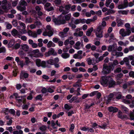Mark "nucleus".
<instances>
[{
	"instance_id": "f257e3e1",
	"label": "nucleus",
	"mask_w": 134,
	"mask_h": 134,
	"mask_svg": "<svg viewBox=\"0 0 134 134\" xmlns=\"http://www.w3.org/2000/svg\"><path fill=\"white\" fill-rule=\"evenodd\" d=\"M117 47L116 45L114 44L109 45L108 47V51L109 52H111V54L113 56H116L117 57L122 56L123 55V53L121 52H117Z\"/></svg>"
},
{
	"instance_id": "f03ea898",
	"label": "nucleus",
	"mask_w": 134,
	"mask_h": 134,
	"mask_svg": "<svg viewBox=\"0 0 134 134\" xmlns=\"http://www.w3.org/2000/svg\"><path fill=\"white\" fill-rule=\"evenodd\" d=\"M53 21L56 25H58L63 24L66 23L65 17L62 14L60 15L57 19H54Z\"/></svg>"
},
{
	"instance_id": "7ed1b4c3",
	"label": "nucleus",
	"mask_w": 134,
	"mask_h": 134,
	"mask_svg": "<svg viewBox=\"0 0 134 134\" xmlns=\"http://www.w3.org/2000/svg\"><path fill=\"white\" fill-rule=\"evenodd\" d=\"M27 4L24 0H20L19 2L17 8L18 10L22 12L26 9V6Z\"/></svg>"
},
{
	"instance_id": "20e7f679",
	"label": "nucleus",
	"mask_w": 134,
	"mask_h": 134,
	"mask_svg": "<svg viewBox=\"0 0 134 134\" xmlns=\"http://www.w3.org/2000/svg\"><path fill=\"white\" fill-rule=\"evenodd\" d=\"M53 34V29L49 25L46 26V29L43 33V35L44 36H48L51 37Z\"/></svg>"
},
{
	"instance_id": "39448f33",
	"label": "nucleus",
	"mask_w": 134,
	"mask_h": 134,
	"mask_svg": "<svg viewBox=\"0 0 134 134\" xmlns=\"http://www.w3.org/2000/svg\"><path fill=\"white\" fill-rule=\"evenodd\" d=\"M1 5L2 8L5 12L8 11L11 8L10 6L8 4L7 0H3L2 2L0 1V5Z\"/></svg>"
},
{
	"instance_id": "423d86ee",
	"label": "nucleus",
	"mask_w": 134,
	"mask_h": 134,
	"mask_svg": "<svg viewBox=\"0 0 134 134\" xmlns=\"http://www.w3.org/2000/svg\"><path fill=\"white\" fill-rule=\"evenodd\" d=\"M113 70V65H110L109 66H105L104 65L103 72L104 74H108L109 73L111 70Z\"/></svg>"
},
{
	"instance_id": "0eeeda50",
	"label": "nucleus",
	"mask_w": 134,
	"mask_h": 134,
	"mask_svg": "<svg viewBox=\"0 0 134 134\" xmlns=\"http://www.w3.org/2000/svg\"><path fill=\"white\" fill-rule=\"evenodd\" d=\"M102 28L97 27L96 30H94V31L95 33V34L97 37L101 38L103 37V31Z\"/></svg>"
},
{
	"instance_id": "6e6552de",
	"label": "nucleus",
	"mask_w": 134,
	"mask_h": 134,
	"mask_svg": "<svg viewBox=\"0 0 134 134\" xmlns=\"http://www.w3.org/2000/svg\"><path fill=\"white\" fill-rule=\"evenodd\" d=\"M119 34L123 37L129 36L131 33V31L129 30H125L123 28L121 29L119 31Z\"/></svg>"
},
{
	"instance_id": "1a4fd4ad",
	"label": "nucleus",
	"mask_w": 134,
	"mask_h": 134,
	"mask_svg": "<svg viewBox=\"0 0 134 134\" xmlns=\"http://www.w3.org/2000/svg\"><path fill=\"white\" fill-rule=\"evenodd\" d=\"M109 77L103 76L100 81L101 84L104 86H107L108 83Z\"/></svg>"
},
{
	"instance_id": "9d476101",
	"label": "nucleus",
	"mask_w": 134,
	"mask_h": 134,
	"mask_svg": "<svg viewBox=\"0 0 134 134\" xmlns=\"http://www.w3.org/2000/svg\"><path fill=\"white\" fill-rule=\"evenodd\" d=\"M83 51H82L80 50L77 51V54H75L73 55V58L76 59H81L83 58L82 55Z\"/></svg>"
},
{
	"instance_id": "9b49d317",
	"label": "nucleus",
	"mask_w": 134,
	"mask_h": 134,
	"mask_svg": "<svg viewBox=\"0 0 134 134\" xmlns=\"http://www.w3.org/2000/svg\"><path fill=\"white\" fill-rule=\"evenodd\" d=\"M57 54V52L54 51V49L51 48L49 49L48 52H46L45 55L46 57L49 56L51 55H54Z\"/></svg>"
},
{
	"instance_id": "f8f14e48",
	"label": "nucleus",
	"mask_w": 134,
	"mask_h": 134,
	"mask_svg": "<svg viewBox=\"0 0 134 134\" xmlns=\"http://www.w3.org/2000/svg\"><path fill=\"white\" fill-rule=\"evenodd\" d=\"M128 1L127 0H124L123 4H119L118 6L119 9H122L125 8L127 7Z\"/></svg>"
},
{
	"instance_id": "ddd939ff",
	"label": "nucleus",
	"mask_w": 134,
	"mask_h": 134,
	"mask_svg": "<svg viewBox=\"0 0 134 134\" xmlns=\"http://www.w3.org/2000/svg\"><path fill=\"white\" fill-rule=\"evenodd\" d=\"M12 35L14 37H20V32H18L17 30L14 29L12 30L11 32Z\"/></svg>"
},
{
	"instance_id": "4468645a",
	"label": "nucleus",
	"mask_w": 134,
	"mask_h": 134,
	"mask_svg": "<svg viewBox=\"0 0 134 134\" xmlns=\"http://www.w3.org/2000/svg\"><path fill=\"white\" fill-rule=\"evenodd\" d=\"M39 50L38 49L34 50L32 51V52L34 54H33L32 56L35 57H39L42 56V54L39 53Z\"/></svg>"
},
{
	"instance_id": "2eb2a0df",
	"label": "nucleus",
	"mask_w": 134,
	"mask_h": 134,
	"mask_svg": "<svg viewBox=\"0 0 134 134\" xmlns=\"http://www.w3.org/2000/svg\"><path fill=\"white\" fill-rule=\"evenodd\" d=\"M86 61L89 65H93L96 63V59L94 58H93L92 59L90 58H88L87 59Z\"/></svg>"
},
{
	"instance_id": "dca6fc26",
	"label": "nucleus",
	"mask_w": 134,
	"mask_h": 134,
	"mask_svg": "<svg viewBox=\"0 0 134 134\" xmlns=\"http://www.w3.org/2000/svg\"><path fill=\"white\" fill-rule=\"evenodd\" d=\"M118 116L121 119H123L126 118L127 117V116L126 115L124 114L122 112L120 111H119L118 114Z\"/></svg>"
},
{
	"instance_id": "f3484780",
	"label": "nucleus",
	"mask_w": 134,
	"mask_h": 134,
	"mask_svg": "<svg viewBox=\"0 0 134 134\" xmlns=\"http://www.w3.org/2000/svg\"><path fill=\"white\" fill-rule=\"evenodd\" d=\"M115 84V82L114 81L113 79L111 77H109V81L108 84L110 87H112Z\"/></svg>"
},
{
	"instance_id": "a211bd4d",
	"label": "nucleus",
	"mask_w": 134,
	"mask_h": 134,
	"mask_svg": "<svg viewBox=\"0 0 134 134\" xmlns=\"http://www.w3.org/2000/svg\"><path fill=\"white\" fill-rule=\"evenodd\" d=\"M18 98L16 99V100L18 102L19 104V105L22 104V103H24L26 102V99L24 98L23 97H21V99H18Z\"/></svg>"
},
{
	"instance_id": "6ab92c4d",
	"label": "nucleus",
	"mask_w": 134,
	"mask_h": 134,
	"mask_svg": "<svg viewBox=\"0 0 134 134\" xmlns=\"http://www.w3.org/2000/svg\"><path fill=\"white\" fill-rule=\"evenodd\" d=\"M71 7V4H69L66 5L64 6V8L65 9V11L64 12L65 14L68 13L69 12V10Z\"/></svg>"
},
{
	"instance_id": "aec40b11",
	"label": "nucleus",
	"mask_w": 134,
	"mask_h": 134,
	"mask_svg": "<svg viewBox=\"0 0 134 134\" xmlns=\"http://www.w3.org/2000/svg\"><path fill=\"white\" fill-rule=\"evenodd\" d=\"M21 49L25 51L26 52L29 49V47L26 44H24L21 45Z\"/></svg>"
},
{
	"instance_id": "412c9836",
	"label": "nucleus",
	"mask_w": 134,
	"mask_h": 134,
	"mask_svg": "<svg viewBox=\"0 0 134 134\" xmlns=\"http://www.w3.org/2000/svg\"><path fill=\"white\" fill-rule=\"evenodd\" d=\"M108 110L110 112L115 113L118 111V108H116V107L111 106L109 107Z\"/></svg>"
},
{
	"instance_id": "4be33fe9",
	"label": "nucleus",
	"mask_w": 134,
	"mask_h": 134,
	"mask_svg": "<svg viewBox=\"0 0 134 134\" xmlns=\"http://www.w3.org/2000/svg\"><path fill=\"white\" fill-rule=\"evenodd\" d=\"M25 59V64L24 65L27 66H28L29 65L30 63H32V62H31V61L30 60L29 58L27 57H24V58Z\"/></svg>"
},
{
	"instance_id": "5701e85b",
	"label": "nucleus",
	"mask_w": 134,
	"mask_h": 134,
	"mask_svg": "<svg viewBox=\"0 0 134 134\" xmlns=\"http://www.w3.org/2000/svg\"><path fill=\"white\" fill-rule=\"evenodd\" d=\"M115 10L113 9H109L105 13V15H109L111 14H114L115 13Z\"/></svg>"
},
{
	"instance_id": "b1692460",
	"label": "nucleus",
	"mask_w": 134,
	"mask_h": 134,
	"mask_svg": "<svg viewBox=\"0 0 134 134\" xmlns=\"http://www.w3.org/2000/svg\"><path fill=\"white\" fill-rule=\"evenodd\" d=\"M55 46V44L51 41H49L47 44V47L48 48L54 47Z\"/></svg>"
},
{
	"instance_id": "393cba45",
	"label": "nucleus",
	"mask_w": 134,
	"mask_h": 134,
	"mask_svg": "<svg viewBox=\"0 0 134 134\" xmlns=\"http://www.w3.org/2000/svg\"><path fill=\"white\" fill-rule=\"evenodd\" d=\"M93 30V28L92 27L89 29L86 32V35L88 36H90Z\"/></svg>"
},
{
	"instance_id": "a878e982",
	"label": "nucleus",
	"mask_w": 134,
	"mask_h": 134,
	"mask_svg": "<svg viewBox=\"0 0 134 134\" xmlns=\"http://www.w3.org/2000/svg\"><path fill=\"white\" fill-rule=\"evenodd\" d=\"M65 17V20L66 22V21H69L71 18V16L70 13H69L64 16Z\"/></svg>"
},
{
	"instance_id": "bb28decb",
	"label": "nucleus",
	"mask_w": 134,
	"mask_h": 134,
	"mask_svg": "<svg viewBox=\"0 0 134 134\" xmlns=\"http://www.w3.org/2000/svg\"><path fill=\"white\" fill-rule=\"evenodd\" d=\"M80 45V42L79 41L77 42L75 44L74 46L75 48L78 50L80 49L81 47Z\"/></svg>"
},
{
	"instance_id": "cd10ccee",
	"label": "nucleus",
	"mask_w": 134,
	"mask_h": 134,
	"mask_svg": "<svg viewBox=\"0 0 134 134\" xmlns=\"http://www.w3.org/2000/svg\"><path fill=\"white\" fill-rule=\"evenodd\" d=\"M70 56V54L69 53H63L61 55L62 57L64 59H66L69 58Z\"/></svg>"
},
{
	"instance_id": "c85d7f7f",
	"label": "nucleus",
	"mask_w": 134,
	"mask_h": 134,
	"mask_svg": "<svg viewBox=\"0 0 134 134\" xmlns=\"http://www.w3.org/2000/svg\"><path fill=\"white\" fill-rule=\"evenodd\" d=\"M106 25V23L104 21H103L101 23V25L98 26L97 27L99 28H102V29L103 30L104 27Z\"/></svg>"
},
{
	"instance_id": "c756f323",
	"label": "nucleus",
	"mask_w": 134,
	"mask_h": 134,
	"mask_svg": "<svg viewBox=\"0 0 134 134\" xmlns=\"http://www.w3.org/2000/svg\"><path fill=\"white\" fill-rule=\"evenodd\" d=\"M121 109L123 111L125 112L126 113H128L129 112V110L128 108L124 106V105L121 106Z\"/></svg>"
},
{
	"instance_id": "7c9ffc66",
	"label": "nucleus",
	"mask_w": 134,
	"mask_h": 134,
	"mask_svg": "<svg viewBox=\"0 0 134 134\" xmlns=\"http://www.w3.org/2000/svg\"><path fill=\"white\" fill-rule=\"evenodd\" d=\"M48 64L51 65H53L54 64V60L52 59H50L48 60L47 61Z\"/></svg>"
},
{
	"instance_id": "2f4dec72",
	"label": "nucleus",
	"mask_w": 134,
	"mask_h": 134,
	"mask_svg": "<svg viewBox=\"0 0 134 134\" xmlns=\"http://www.w3.org/2000/svg\"><path fill=\"white\" fill-rule=\"evenodd\" d=\"M6 52V49L4 46H2L0 47V53H5Z\"/></svg>"
},
{
	"instance_id": "473e14b6",
	"label": "nucleus",
	"mask_w": 134,
	"mask_h": 134,
	"mask_svg": "<svg viewBox=\"0 0 134 134\" xmlns=\"http://www.w3.org/2000/svg\"><path fill=\"white\" fill-rule=\"evenodd\" d=\"M112 2V0H106L105 5L107 7H109V5Z\"/></svg>"
},
{
	"instance_id": "72a5a7b5",
	"label": "nucleus",
	"mask_w": 134,
	"mask_h": 134,
	"mask_svg": "<svg viewBox=\"0 0 134 134\" xmlns=\"http://www.w3.org/2000/svg\"><path fill=\"white\" fill-rule=\"evenodd\" d=\"M118 64L119 63L118 60H114L113 62V63L112 64H110V63H109V64L110 65H113V67L114 69V66L118 65Z\"/></svg>"
},
{
	"instance_id": "f704fd0d",
	"label": "nucleus",
	"mask_w": 134,
	"mask_h": 134,
	"mask_svg": "<svg viewBox=\"0 0 134 134\" xmlns=\"http://www.w3.org/2000/svg\"><path fill=\"white\" fill-rule=\"evenodd\" d=\"M117 26L118 27L121 26L123 24V21L121 20H119L117 21Z\"/></svg>"
},
{
	"instance_id": "c9c22d12",
	"label": "nucleus",
	"mask_w": 134,
	"mask_h": 134,
	"mask_svg": "<svg viewBox=\"0 0 134 134\" xmlns=\"http://www.w3.org/2000/svg\"><path fill=\"white\" fill-rule=\"evenodd\" d=\"M103 56L102 55L100 56L99 58L96 59V63L99 62L100 61H102L103 59Z\"/></svg>"
},
{
	"instance_id": "e433bc0d",
	"label": "nucleus",
	"mask_w": 134,
	"mask_h": 134,
	"mask_svg": "<svg viewBox=\"0 0 134 134\" xmlns=\"http://www.w3.org/2000/svg\"><path fill=\"white\" fill-rule=\"evenodd\" d=\"M123 76V74L121 73L116 75L115 76V78L116 79L118 80L122 78Z\"/></svg>"
},
{
	"instance_id": "4c0bfd02",
	"label": "nucleus",
	"mask_w": 134,
	"mask_h": 134,
	"mask_svg": "<svg viewBox=\"0 0 134 134\" xmlns=\"http://www.w3.org/2000/svg\"><path fill=\"white\" fill-rule=\"evenodd\" d=\"M41 60L39 59H36V65L38 67H39L41 66Z\"/></svg>"
},
{
	"instance_id": "58836bf2",
	"label": "nucleus",
	"mask_w": 134,
	"mask_h": 134,
	"mask_svg": "<svg viewBox=\"0 0 134 134\" xmlns=\"http://www.w3.org/2000/svg\"><path fill=\"white\" fill-rule=\"evenodd\" d=\"M85 1V0H73L72 2L74 4L81 3Z\"/></svg>"
},
{
	"instance_id": "ea45409f",
	"label": "nucleus",
	"mask_w": 134,
	"mask_h": 134,
	"mask_svg": "<svg viewBox=\"0 0 134 134\" xmlns=\"http://www.w3.org/2000/svg\"><path fill=\"white\" fill-rule=\"evenodd\" d=\"M133 112H130V116L131 119L133 120L134 119V109L133 110Z\"/></svg>"
},
{
	"instance_id": "a19ab883",
	"label": "nucleus",
	"mask_w": 134,
	"mask_h": 134,
	"mask_svg": "<svg viewBox=\"0 0 134 134\" xmlns=\"http://www.w3.org/2000/svg\"><path fill=\"white\" fill-rule=\"evenodd\" d=\"M68 25L70 27H71V28L72 29H75L76 27V26L72 22H69L68 23Z\"/></svg>"
},
{
	"instance_id": "79ce46f5",
	"label": "nucleus",
	"mask_w": 134,
	"mask_h": 134,
	"mask_svg": "<svg viewBox=\"0 0 134 134\" xmlns=\"http://www.w3.org/2000/svg\"><path fill=\"white\" fill-rule=\"evenodd\" d=\"M2 111L5 114H9V109L7 108H4L2 109Z\"/></svg>"
},
{
	"instance_id": "37998d69",
	"label": "nucleus",
	"mask_w": 134,
	"mask_h": 134,
	"mask_svg": "<svg viewBox=\"0 0 134 134\" xmlns=\"http://www.w3.org/2000/svg\"><path fill=\"white\" fill-rule=\"evenodd\" d=\"M107 124L106 123H105L103 124L102 126L99 125H98V126L100 128L103 129H105L106 128H107Z\"/></svg>"
},
{
	"instance_id": "c03bdc74",
	"label": "nucleus",
	"mask_w": 134,
	"mask_h": 134,
	"mask_svg": "<svg viewBox=\"0 0 134 134\" xmlns=\"http://www.w3.org/2000/svg\"><path fill=\"white\" fill-rule=\"evenodd\" d=\"M23 131L21 130H20L19 131H14L13 132V134H23Z\"/></svg>"
},
{
	"instance_id": "a18cd8bd",
	"label": "nucleus",
	"mask_w": 134,
	"mask_h": 134,
	"mask_svg": "<svg viewBox=\"0 0 134 134\" xmlns=\"http://www.w3.org/2000/svg\"><path fill=\"white\" fill-rule=\"evenodd\" d=\"M125 27L127 28L126 29V30H129L131 31V28L130 27V25L129 24L127 23L125 25Z\"/></svg>"
},
{
	"instance_id": "49530a36",
	"label": "nucleus",
	"mask_w": 134,
	"mask_h": 134,
	"mask_svg": "<svg viewBox=\"0 0 134 134\" xmlns=\"http://www.w3.org/2000/svg\"><path fill=\"white\" fill-rule=\"evenodd\" d=\"M59 10L60 12H62V14H65L64 12L65 11V10H64V8L63 6L60 7L59 8Z\"/></svg>"
},
{
	"instance_id": "de8ad7c7",
	"label": "nucleus",
	"mask_w": 134,
	"mask_h": 134,
	"mask_svg": "<svg viewBox=\"0 0 134 134\" xmlns=\"http://www.w3.org/2000/svg\"><path fill=\"white\" fill-rule=\"evenodd\" d=\"M64 107L65 109L67 110H69L71 108V106L70 105H68L67 104L65 105Z\"/></svg>"
},
{
	"instance_id": "09e8293b",
	"label": "nucleus",
	"mask_w": 134,
	"mask_h": 134,
	"mask_svg": "<svg viewBox=\"0 0 134 134\" xmlns=\"http://www.w3.org/2000/svg\"><path fill=\"white\" fill-rule=\"evenodd\" d=\"M30 105L29 103H28V104L23 105L22 106V108L23 109L25 110H27L29 106Z\"/></svg>"
},
{
	"instance_id": "8fccbe9b",
	"label": "nucleus",
	"mask_w": 134,
	"mask_h": 134,
	"mask_svg": "<svg viewBox=\"0 0 134 134\" xmlns=\"http://www.w3.org/2000/svg\"><path fill=\"white\" fill-rule=\"evenodd\" d=\"M33 20V19L31 18H28L26 19V21L28 23H31L32 22Z\"/></svg>"
},
{
	"instance_id": "3c124183",
	"label": "nucleus",
	"mask_w": 134,
	"mask_h": 134,
	"mask_svg": "<svg viewBox=\"0 0 134 134\" xmlns=\"http://www.w3.org/2000/svg\"><path fill=\"white\" fill-rule=\"evenodd\" d=\"M36 26H38L42 25V24L40 21H36L34 23Z\"/></svg>"
},
{
	"instance_id": "603ef678",
	"label": "nucleus",
	"mask_w": 134,
	"mask_h": 134,
	"mask_svg": "<svg viewBox=\"0 0 134 134\" xmlns=\"http://www.w3.org/2000/svg\"><path fill=\"white\" fill-rule=\"evenodd\" d=\"M7 88L5 87H0V93L2 92H4L7 90Z\"/></svg>"
},
{
	"instance_id": "864d4df0",
	"label": "nucleus",
	"mask_w": 134,
	"mask_h": 134,
	"mask_svg": "<svg viewBox=\"0 0 134 134\" xmlns=\"http://www.w3.org/2000/svg\"><path fill=\"white\" fill-rule=\"evenodd\" d=\"M59 35L61 37H64L66 36V34L63 32H60L59 33Z\"/></svg>"
},
{
	"instance_id": "5fc2aeb1",
	"label": "nucleus",
	"mask_w": 134,
	"mask_h": 134,
	"mask_svg": "<svg viewBox=\"0 0 134 134\" xmlns=\"http://www.w3.org/2000/svg\"><path fill=\"white\" fill-rule=\"evenodd\" d=\"M20 46V44L19 43H16L15 44L14 46V49H18Z\"/></svg>"
},
{
	"instance_id": "6e6d98bb",
	"label": "nucleus",
	"mask_w": 134,
	"mask_h": 134,
	"mask_svg": "<svg viewBox=\"0 0 134 134\" xmlns=\"http://www.w3.org/2000/svg\"><path fill=\"white\" fill-rule=\"evenodd\" d=\"M17 63L18 65H20L21 68H23L24 65L22 60H20L18 63Z\"/></svg>"
},
{
	"instance_id": "4d7b16f0",
	"label": "nucleus",
	"mask_w": 134,
	"mask_h": 134,
	"mask_svg": "<svg viewBox=\"0 0 134 134\" xmlns=\"http://www.w3.org/2000/svg\"><path fill=\"white\" fill-rule=\"evenodd\" d=\"M129 75L130 77L134 78V71H131L129 73Z\"/></svg>"
},
{
	"instance_id": "13d9d810",
	"label": "nucleus",
	"mask_w": 134,
	"mask_h": 134,
	"mask_svg": "<svg viewBox=\"0 0 134 134\" xmlns=\"http://www.w3.org/2000/svg\"><path fill=\"white\" fill-rule=\"evenodd\" d=\"M75 126L73 124H71L70 125V127L69 129V131L71 132H72L73 131V130L74 129Z\"/></svg>"
},
{
	"instance_id": "bf43d9fd",
	"label": "nucleus",
	"mask_w": 134,
	"mask_h": 134,
	"mask_svg": "<svg viewBox=\"0 0 134 134\" xmlns=\"http://www.w3.org/2000/svg\"><path fill=\"white\" fill-rule=\"evenodd\" d=\"M18 53L19 55L22 58H24V57H23V56L25 55V54L24 53L23 51H19Z\"/></svg>"
},
{
	"instance_id": "052dcab7",
	"label": "nucleus",
	"mask_w": 134,
	"mask_h": 134,
	"mask_svg": "<svg viewBox=\"0 0 134 134\" xmlns=\"http://www.w3.org/2000/svg\"><path fill=\"white\" fill-rule=\"evenodd\" d=\"M116 99H121L122 95L121 93H117L116 94Z\"/></svg>"
},
{
	"instance_id": "680f3d73",
	"label": "nucleus",
	"mask_w": 134,
	"mask_h": 134,
	"mask_svg": "<svg viewBox=\"0 0 134 134\" xmlns=\"http://www.w3.org/2000/svg\"><path fill=\"white\" fill-rule=\"evenodd\" d=\"M9 113H10L13 115H15V111L13 109H11L9 110Z\"/></svg>"
},
{
	"instance_id": "e2e57ef3",
	"label": "nucleus",
	"mask_w": 134,
	"mask_h": 134,
	"mask_svg": "<svg viewBox=\"0 0 134 134\" xmlns=\"http://www.w3.org/2000/svg\"><path fill=\"white\" fill-rule=\"evenodd\" d=\"M92 55L95 57V59L98 58L99 55V53H92Z\"/></svg>"
},
{
	"instance_id": "0e129e2a",
	"label": "nucleus",
	"mask_w": 134,
	"mask_h": 134,
	"mask_svg": "<svg viewBox=\"0 0 134 134\" xmlns=\"http://www.w3.org/2000/svg\"><path fill=\"white\" fill-rule=\"evenodd\" d=\"M42 99V96L41 94H39L36 97V100H41Z\"/></svg>"
},
{
	"instance_id": "69168bd1",
	"label": "nucleus",
	"mask_w": 134,
	"mask_h": 134,
	"mask_svg": "<svg viewBox=\"0 0 134 134\" xmlns=\"http://www.w3.org/2000/svg\"><path fill=\"white\" fill-rule=\"evenodd\" d=\"M128 86H130L134 85V80L132 81H129L127 82Z\"/></svg>"
},
{
	"instance_id": "338daca9",
	"label": "nucleus",
	"mask_w": 134,
	"mask_h": 134,
	"mask_svg": "<svg viewBox=\"0 0 134 134\" xmlns=\"http://www.w3.org/2000/svg\"><path fill=\"white\" fill-rule=\"evenodd\" d=\"M47 128L46 126H41L40 128V130L41 131H44L46 130Z\"/></svg>"
},
{
	"instance_id": "774afa93",
	"label": "nucleus",
	"mask_w": 134,
	"mask_h": 134,
	"mask_svg": "<svg viewBox=\"0 0 134 134\" xmlns=\"http://www.w3.org/2000/svg\"><path fill=\"white\" fill-rule=\"evenodd\" d=\"M12 23L13 25L14 26L16 27L18 25V23H17L16 20H13L12 21Z\"/></svg>"
}]
</instances>
